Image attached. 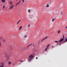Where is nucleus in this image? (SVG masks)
I'll use <instances>...</instances> for the list:
<instances>
[{
  "label": "nucleus",
  "instance_id": "f257e3e1",
  "mask_svg": "<svg viewBox=\"0 0 67 67\" xmlns=\"http://www.w3.org/2000/svg\"><path fill=\"white\" fill-rule=\"evenodd\" d=\"M63 41H64V39H63V38H61L59 42L60 44H62V42H63Z\"/></svg>",
  "mask_w": 67,
  "mask_h": 67
},
{
  "label": "nucleus",
  "instance_id": "f03ea898",
  "mask_svg": "<svg viewBox=\"0 0 67 67\" xmlns=\"http://www.w3.org/2000/svg\"><path fill=\"white\" fill-rule=\"evenodd\" d=\"M29 57L30 58H31L32 59V58H33V55H30L29 56Z\"/></svg>",
  "mask_w": 67,
  "mask_h": 67
},
{
  "label": "nucleus",
  "instance_id": "7ed1b4c3",
  "mask_svg": "<svg viewBox=\"0 0 67 67\" xmlns=\"http://www.w3.org/2000/svg\"><path fill=\"white\" fill-rule=\"evenodd\" d=\"M47 38V37H45V38H44L43 39H42V42H43V41H44V40H45V39H46V38Z\"/></svg>",
  "mask_w": 67,
  "mask_h": 67
},
{
  "label": "nucleus",
  "instance_id": "20e7f679",
  "mask_svg": "<svg viewBox=\"0 0 67 67\" xmlns=\"http://www.w3.org/2000/svg\"><path fill=\"white\" fill-rule=\"evenodd\" d=\"M1 65H2V66H3V64H4V63H3L1 62L0 63Z\"/></svg>",
  "mask_w": 67,
  "mask_h": 67
},
{
  "label": "nucleus",
  "instance_id": "39448f33",
  "mask_svg": "<svg viewBox=\"0 0 67 67\" xmlns=\"http://www.w3.org/2000/svg\"><path fill=\"white\" fill-rule=\"evenodd\" d=\"M13 7H14V6H12L10 7V9H12V8H13Z\"/></svg>",
  "mask_w": 67,
  "mask_h": 67
},
{
  "label": "nucleus",
  "instance_id": "423d86ee",
  "mask_svg": "<svg viewBox=\"0 0 67 67\" xmlns=\"http://www.w3.org/2000/svg\"><path fill=\"white\" fill-rule=\"evenodd\" d=\"M1 1L2 2H5V0H1Z\"/></svg>",
  "mask_w": 67,
  "mask_h": 67
},
{
  "label": "nucleus",
  "instance_id": "0eeeda50",
  "mask_svg": "<svg viewBox=\"0 0 67 67\" xmlns=\"http://www.w3.org/2000/svg\"><path fill=\"white\" fill-rule=\"evenodd\" d=\"M22 26H21L19 28V30H21V29L22 28Z\"/></svg>",
  "mask_w": 67,
  "mask_h": 67
},
{
  "label": "nucleus",
  "instance_id": "6e6552de",
  "mask_svg": "<svg viewBox=\"0 0 67 67\" xmlns=\"http://www.w3.org/2000/svg\"><path fill=\"white\" fill-rule=\"evenodd\" d=\"M48 49V47H47V48H46V49H45V51H47V49Z\"/></svg>",
  "mask_w": 67,
  "mask_h": 67
},
{
  "label": "nucleus",
  "instance_id": "1a4fd4ad",
  "mask_svg": "<svg viewBox=\"0 0 67 67\" xmlns=\"http://www.w3.org/2000/svg\"><path fill=\"white\" fill-rule=\"evenodd\" d=\"M46 6L47 7H49V5H48V4H47V5Z\"/></svg>",
  "mask_w": 67,
  "mask_h": 67
},
{
  "label": "nucleus",
  "instance_id": "9d476101",
  "mask_svg": "<svg viewBox=\"0 0 67 67\" xmlns=\"http://www.w3.org/2000/svg\"><path fill=\"white\" fill-rule=\"evenodd\" d=\"M31 58H29V62H30V61H31Z\"/></svg>",
  "mask_w": 67,
  "mask_h": 67
},
{
  "label": "nucleus",
  "instance_id": "9b49d317",
  "mask_svg": "<svg viewBox=\"0 0 67 67\" xmlns=\"http://www.w3.org/2000/svg\"><path fill=\"white\" fill-rule=\"evenodd\" d=\"M31 45H32V43H31L30 44H29L28 46H31Z\"/></svg>",
  "mask_w": 67,
  "mask_h": 67
},
{
  "label": "nucleus",
  "instance_id": "f8f14e48",
  "mask_svg": "<svg viewBox=\"0 0 67 67\" xmlns=\"http://www.w3.org/2000/svg\"><path fill=\"white\" fill-rule=\"evenodd\" d=\"M8 64H9V65H10V64H11V62H9Z\"/></svg>",
  "mask_w": 67,
  "mask_h": 67
},
{
  "label": "nucleus",
  "instance_id": "ddd939ff",
  "mask_svg": "<svg viewBox=\"0 0 67 67\" xmlns=\"http://www.w3.org/2000/svg\"><path fill=\"white\" fill-rule=\"evenodd\" d=\"M49 46V44H48L47 46V47H48V46Z\"/></svg>",
  "mask_w": 67,
  "mask_h": 67
},
{
  "label": "nucleus",
  "instance_id": "4468645a",
  "mask_svg": "<svg viewBox=\"0 0 67 67\" xmlns=\"http://www.w3.org/2000/svg\"><path fill=\"white\" fill-rule=\"evenodd\" d=\"M56 19H53L52 20L53 21H54V20H55Z\"/></svg>",
  "mask_w": 67,
  "mask_h": 67
},
{
  "label": "nucleus",
  "instance_id": "2eb2a0df",
  "mask_svg": "<svg viewBox=\"0 0 67 67\" xmlns=\"http://www.w3.org/2000/svg\"><path fill=\"white\" fill-rule=\"evenodd\" d=\"M2 41L3 42H5V40H3V39H2Z\"/></svg>",
  "mask_w": 67,
  "mask_h": 67
},
{
  "label": "nucleus",
  "instance_id": "dca6fc26",
  "mask_svg": "<svg viewBox=\"0 0 67 67\" xmlns=\"http://www.w3.org/2000/svg\"><path fill=\"white\" fill-rule=\"evenodd\" d=\"M55 43H58V41H55Z\"/></svg>",
  "mask_w": 67,
  "mask_h": 67
},
{
  "label": "nucleus",
  "instance_id": "f3484780",
  "mask_svg": "<svg viewBox=\"0 0 67 67\" xmlns=\"http://www.w3.org/2000/svg\"><path fill=\"white\" fill-rule=\"evenodd\" d=\"M28 11L29 12H31V10H28Z\"/></svg>",
  "mask_w": 67,
  "mask_h": 67
},
{
  "label": "nucleus",
  "instance_id": "a211bd4d",
  "mask_svg": "<svg viewBox=\"0 0 67 67\" xmlns=\"http://www.w3.org/2000/svg\"><path fill=\"white\" fill-rule=\"evenodd\" d=\"M30 24H29L28 25V27H30Z\"/></svg>",
  "mask_w": 67,
  "mask_h": 67
},
{
  "label": "nucleus",
  "instance_id": "6ab92c4d",
  "mask_svg": "<svg viewBox=\"0 0 67 67\" xmlns=\"http://www.w3.org/2000/svg\"><path fill=\"white\" fill-rule=\"evenodd\" d=\"M60 31H58V33H59L60 32Z\"/></svg>",
  "mask_w": 67,
  "mask_h": 67
},
{
  "label": "nucleus",
  "instance_id": "aec40b11",
  "mask_svg": "<svg viewBox=\"0 0 67 67\" xmlns=\"http://www.w3.org/2000/svg\"><path fill=\"white\" fill-rule=\"evenodd\" d=\"M20 1L18 3H17V4H19L20 3Z\"/></svg>",
  "mask_w": 67,
  "mask_h": 67
},
{
  "label": "nucleus",
  "instance_id": "412c9836",
  "mask_svg": "<svg viewBox=\"0 0 67 67\" xmlns=\"http://www.w3.org/2000/svg\"><path fill=\"white\" fill-rule=\"evenodd\" d=\"M24 37H27V36H24Z\"/></svg>",
  "mask_w": 67,
  "mask_h": 67
},
{
  "label": "nucleus",
  "instance_id": "4be33fe9",
  "mask_svg": "<svg viewBox=\"0 0 67 67\" xmlns=\"http://www.w3.org/2000/svg\"><path fill=\"white\" fill-rule=\"evenodd\" d=\"M3 67V65L1 66H0V67Z\"/></svg>",
  "mask_w": 67,
  "mask_h": 67
},
{
  "label": "nucleus",
  "instance_id": "5701e85b",
  "mask_svg": "<svg viewBox=\"0 0 67 67\" xmlns=\"http://www.w3.org/2000/svg\"><path fill=\"white\" fill-rule=\"evenodd\" d=\"M3 9H4V5H3Z\"/></svg>",
  "mask_w": 67,
  "mask_h": 67
},
{
  "label": "nucleus",
  "instance_id": "b1692460",
  "mask_svg": "<svg viewBox=\"0 0 67 67\" xmlns=\"http://www.w3.org/2000/svg\"><path fill=\"white\" fill-rule=\"evenodd\" d=\"M23 2H24V0H23Z\"/></svg>",
  "mask_w": 67,
  "mask_h": 67
},
{
  "label": "nucleus",
  "instance_id": "393cba45",
  "mask_svg": "<svg viewBox=\"0 0 67 67\" xmlns=\"http://www.w3.org/2000/svg\"><path fill=\"white\" fill-rule=\"evenodd\" d=\"M65 41H67V38H66L65 40Z\"/></svg>",
  "mask_w": 67,
  "mask_h": 67
},
{
  "label": "nucleus",
  "instance_id": "a878e982",
  "mask_svg": "<svg viewBox=\"0 0 67 67\" xmlns=\"http://www.w3.org/2000/svg\"><path fill=\"white\" fill-rule=\"evenodd\" d=\"M19 23L18 22L17 23V24H19Z\"/></svg>",
  "mask_w": 67,
  "mask_h": 67
},
{
  "label": "nucleus",
  "instance_id": "bb28decb",
  "mask_svg": "<svg viewBox=\"0 0 67 67\" xmlns=\"http://www.w3.org/2000/svg\"><path fill=\"white\" fill-rule=\"evenodd\" d=\"M20 21H21V20H19V21H18V22L19 23V22H20Z\"/></svg>",
  "mask_w": 67,
  "mask_h": 67
},
{
  "label": "nucleus",
  "instance_id": "cd10ccee",
  "mask_svg": "<svg viewBox=\"0 0 67 67\" xmlns=\"http://www.w3.org/2000/svg\"><path fill=\"white\" fill-rule=\"evenodd\" d=\"M10 2V3H12V2Z\"/></svg>",
  "mask_w": 67,
  "mask_h": 67
},
{
  "label": "nucleus",
  "instance_id": "c85d7f7f",
  "mask_svg": "<svg viewBox=\"0 0 67 67\" xmlns=\"http://www.w3.org/2000/svg\"><path fill=\"white\" fill-rule=\"evenodd\" d=\"M36 58L37 59H38V58L37 57H36Z\"/></svg>",
  "mask_w": 67,
  "mask_h": 67
},
{
  "label": "nucleus",
  "instance_id": "c756f323",
  "mask_svg": "<svg viewBox=\"0 0 67 67\" xmlns=\"http://www.w3.org/2000/svg\"><path fill=\"white\" fill-rule=\"evenodd\" d=\"M20 62H22V61H21V60H20Z\"/></svg>",
  "mask_w": 67,
  "mask_h": 67
},
{
  "label": "nucleus",
  "instance_id": "7c9ffc66",
  "mask_svg": "<svg viewBox=\"0 0 67 67\" xmlns=\"http://www.w3.org/2000/svg\"><path fill=\"white\" fill-rule=\"evenodd\" d=\"M64 37H63V38H63V39H64Z\"/></svg>",
  "mask_w": 67,
  "mask_h": 67
},
{
  "label": "nucleus",
  "instance_id": "2f4dec72",
  "mask_svg": "<svg viewBox=\"0 0 67 67\" xmlns=\"http://www.w3.org/2000/svg\"><path fill=\"white\" fill-rule=\"evenodd\" d=\"M66 42V41H64V43H65Z\"/></svg>",
  "mask_w": 67,
  "mask_h": 67
},
{
  "label": "nucleus",
  "instance_id": "473e14b6",
  "mask_svg": "<svg viewBox=\"0 0 67 67\" xmlns=\"http://www.w3.org/2000/svg\"><path fill=\"white\" fill-rule=\"evenodd\" d=\"M63 37H64V35H63Z\"/></svg>",
  "mask_w": 67,
  "mask_h": 67
},
{
  "label": "nucleus",
  "instance_id": "72a5a7b5",
  "mask_svg": "<svg viewBox=\"0 0 67 67\" xmlns=\"http://www.w3.org/2000/svg\"><path fill=\"white\" fill-rule=\"evenodd\" d=\"M66 29H67V26H66Z\"/></svg>",
  "mask_w": 67,
  "mask_h": 67
},
{
  "label": "nucleus",
  "instance_id": "f704fd0d",
  "mask_svg": "<svg viewBox=\"0 0 67 67\" xmlns=\"http://www.w3.org/2000/svg\"><path fill=\"white\" fill-rule=\"evenodd\" d=\"M0 46H1V43H0Z\"/></svg>",
  "mask_w": 67,
  "mask_h": 67
},
{
  "label": "nucleus",
  "instance_id": "c9c22d12",
  "mask_svg": "<svg viewBox=\"0 0 67 67\" xmlns=\"http://www.w3.org/2000/svg\"><path fill=\"white\" fill-rule=\"evenodd\" d=\"M16 5H17V4H16Z\"/></svg>",
  "mask_w": 67,
  "mask_h": 67
},
{
  "label": "nucleus",
  "instance_id": "e433bc0d",
  "mask_svg": "<svg viewBox=\"0 0 67 67\" xmlns=\"http://www.w3.org/2000/svg\"><path fill=\"white\" fill-rule=\"evenodd\" d=\"M34 46V45H33V46Z\"/></svg>",
  "mask_w": 67,
  "mask_h": 67
},
{
  "label": "nucleus",
  "instance_id": "4c0bfd02",
  "mask_svg": "<svg viewBox=\"0 0 67 67\" xmlns=\"http://www.w3.org/2000/svg\"><path fill=\"white\" fill-rule=\"evenodd\" d=\"M16 1H17V0H16Z\"/></svg>",
  "mask_w": 67,
  "mask_h": 67
}]
</instances>
